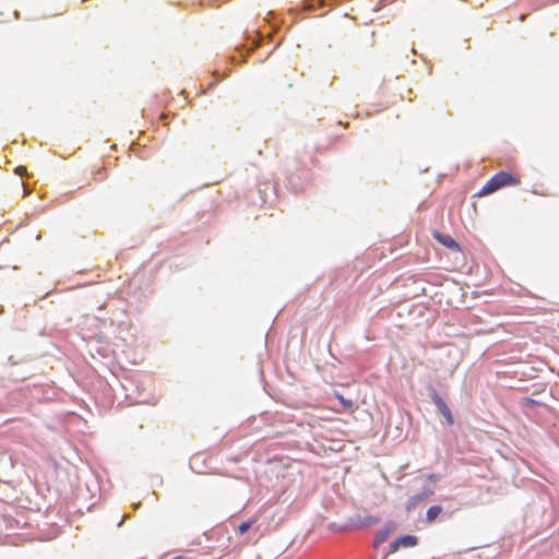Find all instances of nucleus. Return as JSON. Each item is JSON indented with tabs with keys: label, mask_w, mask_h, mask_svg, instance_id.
<instances>
[{
	"label": "nucleus",
	"mask_w": 559,
	"mask_h": 559,
	"mask_svg": "<svg viewBox=\"0 0 559 559\" xmlns=\"http://www.w3.org/2000/svg\"><path fill=\"white\" fill-rule=\"evenodd\" d=\"M521 183L520 176L508 171H500L492 176L478 192L479 197L491 194L501 188L518 186Z\"/></svg>",
	"instance_id": "f257e3e1"
},
{
	"label": "nucleus",
	"mask_w": 559,
	"mask_h": 559,
	"mask_svg": "<svg viewBox=\"0 0 559 559\" xmlns=\"http://www.w3.org/2000/svg\"><path fill=\"white\" fill-rule=\"evenodd\" d=\"M431 399L440 414L445 418L448 425L452 426L454 424V418L452 416L451 409L443 401V399L437 392L431 394Z\"/></svg>",
	"instance_id": "f03ea898"
},
{
	"label": "nucleus",
	"mask_w": 559,
	"mask_h": 559,
	"mask_svg": "<svg viewBox=\"0 0 559 559\" xmlns=\"http://www.w3.org/2000/svg\"><path fill=\"white\" fill-rule=\"evenodd\" d=\"M432 235H433V238L438 242H440L441 245H443L448 249H450L452 251H457V252L461 251L460 245L450 235L441 234L439 231H433Z\"/></svg>",
	"instance_id": "7ed1b4c3"
},
{
	"label": "nucleus",
	"mask_w": 559,
	"mask_h": 559,
	"mask_svg": "<svg viewBox=\"0 0 559 559\" xmlns=\"http://www.w3.org/2000/svg\"><path fill=\"white\" fill-rule=\"evenodd\" d=\"M433 495V491L431 489H424L421 492L416 493L412 496L406 503V510L411 511L415 509L419 503L428 499L430 496Z\"/></svg>",
	"instance_id": "20e7f679"
},
{
	"label": "nucleus",
	"mask_w": 559,
	"mask_h": 559,
	"mask_svg": "<svg viewBox=\"0 0 559 559\" xmlns=\"http://www.w3.org/2000/svg\"><path fill=\"white\" fill-rule=\"evenodd\" d=\"M394 524L392 522H388L382 530H380L373 540V547H379L382 543H384L389 535L394 531Z\"/></svg>",
	"instance_id": "39448f33"
},
{
	"label": "nucleus",
	"mask_w": 559,
	"mask_h": 559,
	"mask_svg": "<svg viewBox=\"0 0 559 559\" xmlns=\"http://www.w3.org/2000/svg\"><path fill=\"white\" fill-rule=\"evenodd\" d=\"M442 512V508L440 506H432L426 512V518L429 523L433 522Z\"/></svg>",
	"instance_id": "423d86ee"
},
{
	"label": "nucleus",
	"mask_w": 559,
	"mask_h": 559,
	"mask_svg": "<svg viewBox=\"0 0 559 559\" xmlns=\"http://www.w3.org/2000/svg\"><path fill=\"white\" fill-rule=\"evenodd\" d=\"M257 522L255 519H252V520H249V521H246V522H242L241 524H239L236 528V533L239 534V535H243L245 533H247L250 527Z\"/></svg>",
	"instance_id": "0eeeda50"
},
{
	"label": "nucleus",
	"mask_w": 559,
	"mask_h": 559,
	"mask_svg": "<svg viewBox=\"0 0 559 559\" xmlns=\"http://www.w3.org/2000/svg\"><path fill=\"white\" fill-rule=\"evenodd\" d=\"M400 542L402 543V547H413L417 544V537L412 535L401 536Z\"/></svg>",
	"instance_id": "6e6552de"
},
{
	"label": "nucleus",
	"mask_w": 559,
	"mask_h": 559,
	"mask_svg": "<svg viewBox=\"0 0 559 559\" xmlns=\"http://www.w3.org/2000/svg\"><path fill=\"white\" fill-rule=\"evenodd\" d=\"M337 399L345 408H347V409L353 408L354 403L352 400L345 399L343 395H340V394H337Z\"/></svg>",
	"instance_id": "1a4fd4ad"
},
{
	"label": "nucleus",
	"mask_w": 559,
	"mask_h": 559,
	"mask_svg": "<svg viewBox=\"0 0 559 559\" xmlns=\"http://www.w3.org/2000/svg\"><path fill=\"white\" fill-rule=\"evenodd\" d=\"M402 547V543L400 542V538L395 539L391 546H390V552H395L397 549Z\"/></svg>",
	"instance_id": "9d476101"
},
{
	"label": "nucleus",
	"mask_w": 559,
	"mask_h": 559,
	"mask_svg": "<svg viewBox=\"0 0 559 559\" xmlns=\"http://www.w3.org/2000/svg\"><path fill=\"white\" fill-rule=\"evenodd\" d=\"M16 174L20 175V176H23L25 173H26V167L24 166H19L16 169H15Z\"/></svg>",
	"instance_id": "9b49d317"
},
{
	"label": "nucleus",
	"mask_w": 559,
	"mask_h": 559,
	"mask_svg": "<svg viewBox=\"0 0 559 559\" xmlns=\"http://www.w3.org/2000/svg\"><path fill=\"white\" fill-rule=\"evenodd\" d=\"M173 559H187V558H186V557H183V556H177V557H175V558H173Z\"/></svg>",
	"instance_id": "f8f14e48"
}]
</instances>
